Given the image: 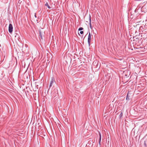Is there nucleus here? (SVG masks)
I'll use <instances>...</instances> for the list:
<instances>
[{"mask_svg": "<svg viewBox=\"0 0 147 147\" xmlns=\"http://www.w3.org/2000/svg\"><path fill=\"white\" fill-rule=\"evenodd\" d=\"M99 135H100V138H99V144L100 145V142H101V135L100 133H99Z\"/></svg>", "mask_w": 147, "mask_h": 147, "instance_id": "obj_7", "label": "nucleus"}, {"mask_svg": "<svg viewBox=\"0 0 147 147\" xmlns=\"http://www.w3.org/2000/svg\"><path fill=\"white\" fill-rule=\"evenodd\" d=\"M89 21H90V23H89V25L90 26V27L91 28H92V26H91V16L90 15L89 16Z\"/></svg>", "mask_w": 147, "mask_h": 147, "instance_id": "obj_5", "label": "nucleus"}, {"mask_svg": "<svg viewBox=\"0 0 147 147\" xmlns=\"http://www.w3.org/2000/svg\"><path fill=\"white\" fill-rule=\"evenodd\" d=\"M35 18H36V13H35Z\"/></svg>", "mask_w": 147, "mask_h": 147, "instance_id": "obj_14", "label": "nucleus"}, {"mask_svg": "<svg viewBox=\"0 0 147 147\" xmlns=\"http://www.w3.org/2000/svg\"><path fill=\"white\" fill-rule=\"evenodd\" d=\"M55 82V81L54 78L53 77H52L51 78V81H50L49 88H50L52 86L53 84Z\"/></svg>", "mask_w": 147, "mask_h": 147, "instance_id": "obj_3", "label": "nucleus"}, {"mask_svg": "<svg viewBox=\"0 0 147 147\" xmlns=\"http://www.w3.org/2000/svg\"><path fill=\"white\" fill-rule=\"evenodd\" d=\"M144 146H146V142L145 141H144Z\"/></svg>", "mask_w": 147, "mask_h": 147, "instance_id": "obj_13", "label": "nucleus"}, {"mask_svg": "<svg viewBox=\"0 0 147 147\" xmlns=\"http://www.w3.org/2000/svg\"><path fill=\"white\" fill-rule=\"evenodd\" d=\"M91 34L90 32H89L88 37V43L89 45H90V43L91 42Z\"/></svg>", "mask_w": 147, "mask_h": 147, "instance_id": "obj_4", "label": "nucleus"}, {"mask_svg": "<svg viewBox=\"0 0 147 147\" xmlns=\"http://www.w3.org/2000/svg\"><path fill=\"white\" fill-rule=\"evenodd\" d=\"M123 116V113L121 112L119 115V118L120 119Z\"/></svg>", "mask_w": 147, "mask_h": 147, "instance_id": "obj_9", "label": "nucleus"}, {"mask_svg": "<svg viewBox=\"0 0 147 147\" xmlns=\"http://www.w3.org/2000/svg\"><path fill=\"white\" fill-rule=\"evenodd\" d=\"M143 7H142V8H143Z\"/></svg>", "mask_w": 147, "mask_h": 147, "instance_id": "obj_15", "label": "nucleus"}, {"mask_svg": "<svg viewBox=\"0 0 147 147\" xmlns=\"http://www.w3.org/2000/svg\"><path fill=\"white\" fill-rule=\"evenodd\" d=\"M84 28L82 27L80 28L78 30V31H81L83 30Z\"/></svg>", "mask_w": 147, "mask_h": 147, "instance_id": "obj_10", "label": "nucleus"}, {"mask_svg": "<svg viewBox=\"0 0 147 147\" xmlns=\"http://www.w3.org/2000/svg\"><path fill=\"white\" fill-rule=\"evenodd\" d=\"M45 6L47 7L49 9H50L51 8L50 6L49 5L47 2L45 4Z\"/></svg>", "mask_w": 147, "mask_h": 147, "instance_id": "obj_6", "label": "nucleus"}, {"mask_svg": "<svg viewBox=\"0 0 147 147\" xmlns=\"http://www.w3.org/2000/svg\"><path fill=\"white\" fill-rule=\"evenodd\" d=\"M39 36L42 39V36L41 34V32L40 31H39Z\"/></svg>", "mask_w": 147, "mask_h": 147, "instance_id": "obj_8", "label": "nucleus"}, {"mask_svg": "<svg viewBox=\"0 0 147 147\" xmlns=\"http://www.w3.org/2000/svg\"><path fill=\"white\" fill-rule=\"evenodd\" d=\"M13 27L11 24H9L8 27V30L10 33H11L13 31Z\"/></svg>", "mask_w": 147, "mask_h": 147, "instance_id": "obj_2", "label": "nucleus"}, {"mask_svg": "<svg viewBox=\"0 0 147 147\" xmlns=\"http://www.w3.org/2000/svg\"><path fill=\"white\" fill-rule=\"evenodd\" d=\"M126 99L127 100H129V96H128V93L127 95V96H126Z\"/></svg>", "mask_w": 147, "mask_h": 147, "instance_id": "obj_11", "label": "nucleus"}, {"mask_svg": "<svg viewBox=\"0 0 147 147\" xmlns=\"http://www.w3.org/2000/svg\"><path fill=\"white\" fill-rule=\"evenodd\" d=\"M131 10V14H134V13H137L138 14H140L143 11H142V10Z\"/></svg>", "mask_w": 147, "mask_h": 147, "instance_id": "obj_1", "label": "nucleus"}, {"mask_svg": "<svg viewBox=\"0 0 147 147\" xmlns=\"http://www.w3.org/2000/svg\"><path fill=\"white\" fill-rule=\"evenodd\" d=\"M80 33L81 34H83L84 32L83 31H80Z\"/></svg>", "mask_w": 147, "mask_h": 147, "instance_id": "obj_12", "label": "nucleus"}]
</instances>
